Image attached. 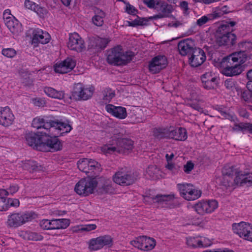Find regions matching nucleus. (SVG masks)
<instances>
[{"label": "nucleus", "mask_w": 252, "mask_h": 252, "mask_svg": "<svg viewBox=\"0 0 252 252\" xmlns=\"http://www.w3.org/2000/svg\"><path fill=\"white\" fill-rule=\"evenodd\" d=\"M32 126L36 129H42L40 132L41 136L44 135H55L62 130L64 132H70L72 129L71 126L65 123L58 121H50L45 122L43 119L34 118L32 122Z\"/></svg>", "instance_id": "nucleus-1"}, {"label": "nucleus", "mask_w": 252, "mask_h": 252, "mask_svg": "<svg viewBox=\"0 0 252 252\" xmlns=\"http://www.w3.org/2000/svg\"><path fill=\"white\" fill-rule=\"evenodd\" d=\"M133 148V142L129 139H114L101 147L105 155L115 153L125 154L131 151Z\"/></svg>", "instance_id": "nucleus-2"}, {"label": "nucleus", "mask_w": 252, "mask_h": 252, "mask_svg": "<svg viewBox=\"0 0 252 252\" xmlns=\"http://www.w3.org/2000/svg\"><path fill=\"white\" fill-rule=\"evenodd\" d=\"M134 56L131 52L123 53L121 46L113 48L108 53L107 60L109 64L115 65H125L129 63Z\"/></svg>", "instance_id": "nucleus-3"}, {"label": "nucleus", "mask_w": 252, "mask_h": 252, "mask_svg": "<svg viewBox=\"0 0 252 252\" xmlns=\"http://www.w3.org/2000/svg\"><path fill=\"white\" fill-rule=\"evenodd\" d=\"M97 184L95 178H83L76 184L74 189L79 195L86 196L94 193Z\"/></svg>", "instance_id": "nucleus-4"}, {"label": "nucleus", "mask_w": 252, "mask_h": 252, "mask_svg": "<svg viewBox=\"0 0 252 252\" xmlns=\"http://www.w3.org/2000/svg\"><path fill=\"white\" fill-rule=\"evenodd\" d=\"M78 169L86 174H97L101 171L100 164L96 161L89 158H81L77 162Z\"/></svg>", "instance_id": "nucleus-5"}, {"label": "nucleus", "mask_w": 252, "mask_h": 252, "mask_svg": "<svg viewBox=\"0 0 252 252\" xmlns=\"http://www.w3.org/2000/svg\"><path fill=\"white\" fill-rule=\"evenodd\" d=\"M34 213L32 212L14 213L8 216L7 223L10 227H16L31 221L34 218Z\"/></svg>", "instance_id": "nucleus-6"}, {"label": "nucleus", "mask_w": 252, "mask_h": 252, "mask_svg": "<svg viewBox=\"0 0 252 252\" xmlns=\"http://www.w3.org/2000/svg\"><path fill=\"white\" fill-rule=\"evenodd\" d=\"M137 177L129 172L123 169L119 170L113 176V180L117 184L122 186H127L133 184Z\"/></svg>", "instance_id": "nucleus-7"}, {"label": "nucleus", "mask_w": 252, "mask_h": 252, "mask_svg": "<svg viewBox=\"0 0 252 252\" xmlns=\"http://www.w3.org/2000/svg\"><path fill=\"white\" fill-rule=\"evenodd\" d=\"M177 188L181 196L187 200L197 199L201 194V191L196 189L191 184H178Z\"/></svg>", "instance_id": "nucleus-8"}, {"label": "nucleus", "mask_w": 252, "mask_h": 252, "mask_svg": "<svg viewBox=\"0 0 252 252\" xmlns=\"http://www.w3.org/2000/svg\"><path fill=\"white\" fill-rule=\"evenodd\" d=\"M94 91L93 87H85L82 84L77 83L74 86L72 96L76 100H86L92 97Z\"/></svg>", "instance_id": "nucleus-9"}, {"label": "nucleus", "mask_w": 252, "mask_h": 252, "mask_svg": "<svg viewBox=\"0 0 252 252\" xmlns=\"http://www.w3.org/2000/svg\"><path fill=\"white\" fill-rule=\"evenodd\" d=\"M234 232L242 239L252 242V224L244 221L232 225Z\"/></svg>", "instance_id": "nucleus-10"}, {"label": "nucleus", "mask_w": 252, "mask_h": 252, "mask_svg": "<svg viewBox=\"0 0 252 252\" xmlns=\"http://www.w3.org/2000/svg\"><path fill=\"white\" fill-rule=\"evenodd\" d=\"M153 8L157 10L158 13L155 15L149 17V19L150 20H156L168 17L173 11V7L171 5L168 4L161 0H158L156 3L155 7Z\"/></svg>", "instance_id": "nucleus-11"}, {"label": "nucleus", "mask_w": 252, "mask_h": 252, "mask_svg": "<svg viewBox=\"0 0 252 252\" xmlns=\"http://www.w3.org/2000/svg\"><path fill=\"white\" fill-rule=\"evenodd\" d=\"M70 220L66 219H55L51 220H44L40 222V226L44 229H60L67 228Z\"/></svg>", "instance_id": "nucleus-12"}, {"label": "nucleus", "mask_w": 252, "mask_h": 252, "mask_svg": "<svg viewBox=\"0 0 252 252\" xmlns=\"http://www.w3.org/2000/svg\"><path fill=\"white\" fill-rule=\"evenodd\" d=\"M247 57L243 52H235L224 57L221 62V65L242 66L246 60Z\"/></svg>", "instance_id": "nucleus-13"}, {"label": "nucleus", "mask_w": 252, "mask_h": 252, "mask_svg": "<svg viewBox=\"0 0 252 252\" xmlns=\"http://www.w3.org/2000/svg\"><path fill=\"white\" fill-rule=\"evenodd\" d=\"M131 245L141 250L148 251L154 248L156 241L153 238L141 236L131 242Z\"/></svg>", "instance_id": "nucleus-14"}, {"label": "nucleus", "mask_w": 252, "mask_h": 252, "mask_svg": "<svg viewBox=\"0 0 252 252\" xmlns=\"http://www.w3.org/2000/svg\"><path fill=\"white\" fill-rule=\"evenodd\" d=\"M68 47L77 52H82L85 49V44L82 38L76 32L69 34Z\"/></svg>", "instance_id": "nucleus-15"}, {"label": "nucleus", "mask_w": 252, "mask_h": 252, "mask_svg": "<svg viewBox=\"0 0 252 252\" xmlns=\"http://www.w3.org/2000/svg\"><path fill=\"white\" fill-rule=\"evenodd\" d=\"M60 131L61 132L59 134L55 135H45L48 137L47 139H43L44 143H42V146H47L52 152L61 150L62 149L63 145L61 142L57 138V137L68 132H64L62 130Z\"/></svg>", "instance_id": "nucleus-16"}, {"label": "nucleus", "mask_w": 252, "mask_h": 252, "mask_svg": "<svg viewBox=\"0 0 252 252\" xmlns=\"http://www.w3.org/2000/svg\"><path fill=\"white\" fill-rule=\"evenodd\" d=\"M206 59L204 51L196 47L189 56V62L191 66L197 67L201 65L205 61Z\"/></svg>", "instance_id": "nucleus-17"}, {"label": "nucleus", "mask_w": 252, "mask_h": 252, "mask_svg": "<svg viewBox=\"0 0 252 252\" xmlns=\"http://www.w3.org/2000/svg\"><path fill=\"white\" fill-rule=\"evenodd\" d=\"M167 64L166 58L164 56H158L154 57L149 65L150 71L153 74L159 72L164 68Z\"/></svg>", "instance_id": "nucleus-18"}, {"label": "nucleus", "mask_w": 252, "mask_h": 252, "mask_svg": "<svg viewBox=\"0 0 252 252\" xmlns=\"http://www.w3.org/2000/svg\"><path fill=\"white\" fill-rule=\"evenodd\" d=\"M174 198L175 195L173 194L168 195L158 194L153 196H146L144 197V200L145 202L149 203H157L163 205L167 204L168 202L172 201Z\"/></svg>", "instance_id": "nucleus-19"}, {"label": "nucleus", "mask_w": 252, "mask_h": 252, "mask_svg": "<svg viewBox=\"0 0 252 252\" xmlns=\"http://www.w3.org/2000/svg\"><path fill=\"white\" fill-rule=\"evenodd\" d=\"M235 25V22H226L219 28L218 32H221L227 30L228 39L227 40L226 45L233 46L236 43V35L232 33V28Z\"/></svg>", "instance_id": "nucleus-20"}, {"label": "nucleus", "mask_w": 252, "mask_h": 252, "mask_svg": "<svg viewBox=\"0 0 252 252\" xmlns=\"http://www.w3.org/2000/svg\"><path fill=\"white\" fill-rule=\"evenodd\" d=\"M195 48L194 42L189 38L181 41L178 45L179 53L182 56H189Z\"/></svg>", "instance_id": "nucleus-21"}, {"label": "nucleus", "mask_w": 252, "mask_h": 252, "mask_svg": "<svg viewBox=\"0 0 252 252\" xmlns=\"http://www.w3.org/2000/svg\"><path fill=\"white\" fill-rule=\"evenodd\" d=\"M75 66V62L70 58H67L60 63H57L54 65V70L57 73H66L73 69Z\"/></svg>", "instance_id": "nucleus-22"}, {"label": "nucleus", "mask_w": 252, "mask_h": 252, "mask_svg": "<svg viewBox=\"0 0 252 252\" xmlns=\"http://www.w3.org/2000/svg\"><path fill=\"white\" fill-rule=\"evenodd\" d=\"M14 120V116L9 108H0V125L8 126L11 125Z\"/></svg>", "instance_id": "nucleus-23"}, {"label": "nucleus", "mask_w": 252, "mask_h": 252, "mask_svg": "<svg viewBox=\"0 0 252 252\" xmlns=\"http://www.w3.org/2000/svg\"><path fill=\"white\" fill-rule=\"evenodd\" d=\"M43 138V137L32 132L27 133L26 135L27 143L33 148H37L38 146H41L44 143Z\"/></svg>", "instance_id": "nucleus-24"}, {"label": "nucleus", "mask_w": 252, "mask_h": 252, "mask_svg": "<svg viewBox=\"0 0 252 252\" xmlns=\"http://www.w3.org/2000/svg\"><path fill=\"white\" fill-rule=\"evenodd\" d=\"M33 33L32 43L46 44L49 42L51 38L48 32H43L41 30H35Z\"/></svg>", "instance_id": "nucleus-25"}, {"label": "nucleus", "mask_w": 252, "mask_h": 252, "mask_svg": "<svg viewBox=\"0 0 252 252\" xmlns=\"http://www.w3.org/2000/svg\"><path fill=\"white\" fill-rule=\"evenodd\" d=\"M105 108L108 113L119 119H125L127 116L126 109L124 107L108 104L106 106Z\"/></svg>", "instance_id": "nucleus-26"}, {"label": "nucleus", "mask_w": 252, "mask_h": 252, "mask_svg": "<svg viewBox=\"0 0 252 252\" xmlns=\"http://www.w3.org/2000/svg\"><path fill=\"white\" fill-rule=\"evenodd\" d=\"M168 138L184 141L187 138V131L185 128L182 127L173 129H169Z\"/></svg>", "instance_id": "nucleus-27"}, {"label": "nucleus", "mask_w": 252, "mask_h": 252, "mask_svg": "<svg viewBox=\"0 0 252 252\" xmlns=\"http://www.w3.org/2000/svg\"><path fill=\"white\" fill-rule=\"evenodd\" d=\"M11 18V20L6 21V26L14 35H18L23 31L22 25L14 17Z\"/></svg>", "instance_id": "nucleus-28"}, {"label": "nucleus", "mask_w": 252, "mask_h": 252, "mask_svg": "<svg viewBox=\"0 0 252 252\" xmlns=\"http://www.w3.org/2000/svg\"><path fill=\"white\" fill-rule=\"evenodd\" d=\"M203 86L207 89H213L216 85V78L212 76L211 72H206L201 77Z\"/></svg>", "instance_id": "nucleus-29"}, {"label": "nucleus", "mask_w": 252, "mask_h": 252, "mask_svg": "<svg viewBox=\"0 0 252 252\" xmlns=\"http://www.w3.org/2000/svg\"><path fill=\"white\" fill-rule=\"evenodd\" d=\"M223 69L222 70V73L227 76H236L241 74L243 70L242 66H228V65H221Z\"/></svg>", "instance_id": "nucleus-30"}, {"label": "nucleus", "mask_w": 252, "mask_h": 252, "mask_svg": "<svg viewBox=\"0 0 252 252\" xmlns=\"http://www.w3.org/2000/svg\"><path fill=\"white\" fill-rule=\"evenodd\" d=\"M169 129L166 128H155L153 130L154 138L158 140L168 138Z\"/></svg>", "instance_id": "nucleus-31"}, {"label": "nucleus", "mask_w": 252, "mask_h": 252, "mask_svg": "<svg viewBox=\"0 0 252 252\" xmlns=\"http://www.w3.org/2000/svg\"><path fill=\"white\" fill-rule=\"evenodd\" d=\"M23 168L30 172L43 170L44 167L41 165H38V164L34 161L28 160L25 162L23 165Z\"/></svg>", "instance_id": "nucleus-32"}, {"label": "nucleus", "mask_w": 252, "mask_h": 252, "mask_svg": "<svg viewBox=\"0 0 252 252\" xmlns=\"http://www.w3.org/2000/svg\"><path fill=\"white\" fill-rule=\"evenodd\" d=\"M203 240L198 237H190L186 238L187 245L191 248L201 247L206 246L207 244H202Z\"/></svg>", "instance_id": "nucleus-33"}, {"label": "nucleus", "mask_w": 252, "mask_h": 252, "mask_svg": "<svg viewBox=\"0 0 252 252\" xmlns=\"http://www.w3.org/2000/svg\"><path fill=\"white\" fill-rule=\"evenodd\" d=\"M44 91L48 96L55 98L62 99L64 96V93L63 92L58 91L51 87H45Z\"/></svg>", "instance_id": "nucleus-34"}, {"label": "nucleus", "mask_w": 252, "mask_h": 252, "mask_svg": "<svg viewBox=\"0 0 252 252\" xmlns=\"http://www.w3.org/2000/svg\"><path fill=\"white\" fill-rule=\"evenodd\" d=\"M115 191L110 181H105L103 184L99 187L98 192L100 194L113 193Z\"/></svg>", "instance_id": "nucleus-35"}, {"label": "nucleus", "mask_w": 252, "mask_h": 252, "mask_svg": "<svg viewBox=\"0 0 252 252\" xmlns=\"http://www.w3.org/2000/svg\"><path fill=\"white\" fill-rule=\"evenodd\" d=\"M115 94L114 91L110 88H106L102 92L101 94V99L104 103L109 102L114 97Z\"/></svg>", "instance_id": "nucleus-36"}, {"label": "nucleus", "mask_w": 252, "mask_h": 252, "mask_svg": "<svg viewBox=\"0 0 252 252\" xmlns=\"http://www.w3.org/2000/svg\"><path fill=\"white\" fill-rule=\"evenodd\" d=\"M8 195V192L5 189L0 190V211H5L8 209V204H7L6 198L4 196Z\"/></svg>", "instance_id": "nucleus-37"}, {"label": "nucleus", "mask_w": 252, "mask_h": 252, "mask_svg": "<svg viewBox=\"0 0 252 252\" xmlns=\"http://www.w3.org/2000/svg\"><path fill=\"white\" fill-rule=\"evenodd\" d=\"M147 173L152 179L155 180L158 178L160 171L156 165H150L147 169Z\"/></svg>", "instance_id": "nucleus-38"}, {"label": "nucleus", "mask_w": 252, "mask_h": 252, "mask_svg": "<svg viewBox=\"0 0 252 252\" xmlns=\"http://www.w3.org/2000/svg\"><path fill=\"white\" fill-rule=\"evenodd\" d=\"M236 94L238 95H240L242 99L245 101H250L252 100V91L243 90L239 88V91H237Z\"/></svg>", "instance_id": "nucleus-39"}, {"label": "nucleus", "mask_w": 252, "mask_h": 252, "mask_svg": "<svg viewBox=\"0 0 252 252\" xmlns=\"http://www.w3.org/2000/svg\"><path fill=\"white\" fill-rule=\"evenodd\" d=\"M224 86L228 90L233 92V94L236 93L237 91H239V88L237 86L236 82L231 79L225 80Z\"/></svg>", "instance_id": "nucleus-40"}, {"label": "nucleus", "mask_w": 252, "mask_h": 252, "mask_svg": "<svg viewBox=\"0 0 252 252\" xmlns=\"http://www.w3.org/2000/svg\"><path fill=\"white\" fill-rule=\"evenodd\" d=\"M207 213L214 212L218 207V203L216 200H209L204 201Z\"/></svg>", "instance_id": "nucleus-41"}, {"label": "nucleus", "mask_w": 252, "mask_h": 252, "mask_svg": "<svg viewBox=\"0 0 252 252\" xmlns=\"http://www.w3.org/2000/svg\"><path fill=\"white\" fill-rule=\"evenodd\" d=\"M228 39L227 30L219 32L217 35V42L220 46L226 45Z\"/></svg>", "instance_id": "nucleus-42"}, {"label": "nucleus", "mask_w": 252, "mask_h": 252, "mask_svg": "<svg viewBox=\"0 0 252 252\" xmlns=\"http://www.w3.org/2000/svg\"><path fill=\"white\" fill-rule=\"evenodd\" d=\"M104 16V13L102 11H100L97 14L93 17L92 21L95 25L101 26L104 23L103 18Z\"/></svg>", "instance_id": "nucleus-43"}, {"label": "nucleus", "mask_w": 252, "mask_h": 252, "mask_svg": "<svg viewBox=\"0 0 252 252\" xmlns=\"http://www.w3.org/2000/svg\"><path fill=\"white\" fill-rule=\"evenodd\" d=\"M194 208L195 211L199 215H203L207 213L204 200H202L196 203L194 205Z\"/></svg>", "instance_id": "nucleus-44"}, {"label": "nucleus", "mask_w": 252, "mask_h": 252, "mask_svg": "<svg viewBox=\"0 0 252 252\" xmlns=\"http://www.w3.org/2000/svg\"><path fill=\"white\" fill-rule=\"evenodd\" d=\"M94 42L96 48L104 49L106 47L109 41L106 38H102L98 37L94 39Z\"/></svg>", "instance_id": "nucleus-45"}, {"label": "nucleus", "mask_w": 252, "mask_h": 252, "mask_svg": "<svg viewBox=\"0 0 252 252\" xmlns=\"http://www.w3.org/2000/svg\"><path fill=\"white\" fill-rule=\"evenodd\" d=\"M238 46L241 50L239 52H243L246 55L245 52L252 49V42L251 41H243L239 43Z\"/></svg>", "instance_id": "nucleus-46"}, {"label": "nucleus", "mask_w": 252, "mask_h": 252, "mask_svg": "<svg viewBox=\"0 0 252 252\" xmlns=\"http://www.w3.org/2000/svg\"><path fill=\"white\" fill-rule=\"evenodd\" d=\"M221 183L223 186L226 187H233V177L231 176L222 175V178Z\"/></svg>", "instance_id": "nucleus-47"}, {"label": "nucleus", "mask_w": 252, "mask_h": 252, "mask_svg": "<svg viewBox=\"0 0 252 252\" xmlns=\"http://www.w3.org/2000/svg\"><path fill=\"white\" fill-rule=\"evenodd\" d=\"M102 248L104 246H110L112 243V239L110 236L104 235L98 237Z\"/></svg>", "instance_id": "nucleus-48"}, {"label": "nucleus", "mask_w": 252, "mask_h": 252, "mask_svg": "<svg viewBox=\"0 0 252 252\" xmlns=\"http://www.w3.org/2000/svg\"><path fill=\"white\" fill-rule=\"evenodd\" d=\"M148 20L145 18H140L138 17L137 19L134 20L133 21H127L128 26L131 27H135L137 26H143L146 25V22H147Z\"/></svg>", "instance_id": "nucleus-49"}, {"label": "nucleus", "mask_w": 252, "mask_h": 252, "mask_svg": "<svg viewBox=\"0 0 252 252\" xmlns=\"http://www.w3.org/2000/svg\"><path fill=\"white\" fill-rule=\"evenodd\" d=\"M238 170L234 168L233 166L225 165L222 170V175H228L233 176L237 173Z\"/></svg>", "instance_id": "nucleus-50"}, {"label": "nucleus", "mask_w": 252, "mask_h": 252, "mask_svg": "<svg viewBox=\"0 0 252 252\" xmlns=\"http://www.w3.org/2000/svg\"><path fill=\"white\" fill-rule=\"evenodd\" d=\"M25 236L30 240L40 241L43 239V237L37 233L31 231L26 232Z\"/></svg>", "instance_id": "nucleus-51"}, {"label": "nucleus", "mask_w": 252, "mask_h": 252, "mask_svg": "<svg viewBox=\"0 0 252 252\" xmlns=\"http://www.w3.org/2000/svg\"><path fill=\"white\" fill-rule=\"evenodd\" d=\"M89 248L91 250L96 251L102 248L98 237L92 239L89 242Z\"/></svg>", "instance_id": "nucleus-52"}, {"label": "nucleus", "mask_w": 252, "mask_h": 252, "mask_svg": "<svg viewBox=\"0 0 252 252\" xmlns=\"http://www.w3.org/2000/svg\"><path fill=\"white\" fill-rule=\"evenodd\" d=\"M235 176V178H233L234 186L235 185H242L244 184V181L243 180L242 176H244V173L242 171H237V173L234 175Z\"/></svg>", "instance_id": "nucleus-53"}, {"label": "nucleus", "mask_w": 252, "mask_h": 252, "mask_svg": "<svg viewBox=\"0 0 252 252\" xmlns=\"http://www.w3.org/2000/svg\"><path fill=\"white\" fill-rule=\"evenodd\" d=\"M249 123H240L239 124L234 125L232 128L234 131H243L244 130H247L249 131Z\"/></svg>", "instance_id": "nucleus-54"}, {"label": "nucleus", "mask_w": 252, "mask_h": 252, "mask_svg": "<svg viewBox=\"0 0 252 252\" xmlns=\"http://www.w3.org/2000/svg\"><path fill=\"white\" fill-rule=\"evenodd\" d=\"M2 54L8 57L12 58L15 56L16 53V51L12 48L4 49L2 51Z\"/></svg>", "instance_id": "nucleus-55"}, {"label": "nucleus", "mask_w": 252, "mask_h": 252, "mask_svg": "<svg viewBox=\"0 0 252 252\" xmlns=\"http://www.w3.org/2000/svg\"><path fill=\"white\" fill-rule=\"evenodd\" d=\"M96 228V225L94 224H88L82 226L80 230L81 231H90Z\"/></svg>", "instance_id": "nucleus-56"}, {"label": "nucleus", "mask_w": 252, "mask_h": 252, "mask_svg": "<svg viewBox=\"0 0 252 252\" xmlns=\"http://www.w3.org/2000/svg\"><path fill=\"white\" fill-rule=\"evenodd\" d=\"M7 204H8V207L9 206L12 207H18L20 204V202L18 199H12L9 198L7 201Z\"/></svg>", "instance_id": "nucleus-57"}, {"label": "nucleus", "mask_w": 252, "mask_h": 252, "mask_svg": "<svg viewBox=\"0 0 252 252\" xmlns=\"http://www.w3.org/2000/svg\"><path fill=\"white\" fill-rule=\"evenodd\" d=\"M242 179L244 181V184H252V173L244 174Z\"/></svg>", "instance_id": "nucleus-58"}, {"label": "nucleus", "mask_w": 252, "mask_h": 252, "mask_svg": "<svg viewBox=\"0 0 252 252\" xmlns=\"http://www.w3.org/2000/svg\"><path fill=\"white\" fill-rule=\"evenodd\" d=\"M194 164L191 161H188L184 166V170L186 173H189L193 168Z\"/></svg>", "instance_id": "nucleus-59"}, {"label": "nucleus", "mask_w": 252, "mask_h": 252, "mask_svg": "<svg viewBox=\"0 0 252 252\" xmlns=\"http://www.w3.org/2000/svg\"><path fill=\"white\" fill-rule=\"evenodd\" d=\"M209 20V18L207 16H203L197 20L196 25L199 26H201L206 24Z\"/></svg>", "instance_id": "nucleus-60"}, {"label": "nucleus", "mask_w": 252, "mask_h": 252, "mask_svg": "<svg viewBox=\"0 0 252 252\" xmlns=\"http://www.w3.org/2000/svg\"><path fill=\"white\" fill-rule=\"evenodd\" d=\"M188 106H190L193 109L198 111V112H202L203 110L202 108L201 107L200 105L198 102L196 103H193V102H190L188 103L187 104Z\"/></svg>", "instance_id": "nucleus-61"}, {"label": "nucleus", "mask_w": 252, "mask_h": 252, "mask_svg": "<svg viewBox=\"0 0 252 252\" xmlns=\"http://www.w3.org/2000/svg\"><path fill=\"white\" fill-rule=\"evenodd\" d=\"M19 189V188L18 185H13L9 187L8 190H6V191L8 192V195L9 194L13 195L14 193H15Z\"/></svg>", "instance_id": "nucleus-62"}, {"label": "nucleus", "mask_w": 252, "mask_h": 252, "mask_svg": "<svg viewBox=\"0 0 252 252\" xmlns=\"http://www.w3.org/2000/svg\"><path fill=\"white\" fill-rule=\"evenodd\" d=\"M143 3L146 4L147 7L152 8L155 7L156 3L158 0H142Z\"/></svg>", "instance_id": "nucleus-63"}, {"label": "nucleus", "mask_w": 252, "mask_h": 252, "mask_svg": "<svg viewBox=\"0 0 252 252\" xmlns=\"http://www.w3.org/2000/svg\"><path fill=\"white\" fill-rule=\"evenodd\" d=\"M126 11L130 14L135 15L137 10L132 5L127 4L126 6Z\"/></svg>", "instance_id": "nucleus-64"}]
</instances>
